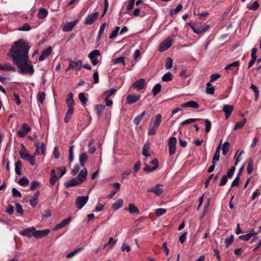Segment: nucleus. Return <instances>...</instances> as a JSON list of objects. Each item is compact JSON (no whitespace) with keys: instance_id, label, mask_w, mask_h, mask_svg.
<instances>
[{"instance_id":"nucleus-1","label":"nucleus","mask_w":261,"mask_h":261,"mask_svg":"<svg viewBox=\"0 0 261 261\" xmlns=\"http://www.w3.org/2000/svg\"><path fill=\"white\" fill-rule=\"evenodd\" d=\"M29 46L23 40L19 39L14 43L9 55L20 73L32 75L34 71L33 66L29 60Z\"/></svg>"},{"instance_id":"nucleus-2","label":"nucleus","mask_w":261,"mask_h":261,"mask_svg":"<svg viewBox=\"0 0 261 261\" xmlns=\"http://www.w3.org/2000/svg\"><path fill=\"white\" fill-rule=\"evenodd\" d=\"M173 41L174 40L172 38L170 37H168L165 39H164L160 44L158 49L159 51L160 52H163L167 50L172 45Z\"/></svg>"},{"instance_id":"nucleus-3","label":"nucleus","mask_w":261,"mask_h":261,"mask_svg":"<svg viewBox=\"0 0 261 261\" xmlns=\"http://www.w3.org/2000/svg\"><path fill=\"white\" fill-rule=\"evenodd\" d=\"M34 145L36 147L35 151L34 152V156L38 155L40 154L42 155H45L46 146L44 143L40 144L36 142Z\"/></svg>"},{"instance_id":"nucleus-4","label":"nucleus","mask_w":261,"mask_h":261,"mask_svg":"<svg viewBox=\"0 0 261 261\" xmlns=\"http://www.w3.org/2000/svg\"><path fill=\"white\" fill-rule=\"evenodd\" d=\"M177 140L175 137H172L169 138L168 142L169 153L172 155L175 153Z\"/></svg>"},{"instance_id":"nucleus-5","label":"nucleus","mask_w":261,"mask_h":261,"mask_svg":"<svg viewBox=\"0 0 261 261\" xmlns=\"http://www.w3.org/2000/svg\"><path fill=\"white\" fill-rule=\"evenodd\" d=\"M89 199V196H79L76 198L75 203L79 210L82 208L87 203Z\"/></svg>"},{"instance_id":"nucleus-6","label":"nucleus","mask_w":261,"mask_h":261,"mask_svg":"<svg viewBox=\"0 0 261 261\" xmlns=\"http://www.w3.org/2000/svg\"><path fill=\"white\" fill-rule=\"evenodd\" d=\"M99 13L98 12L89 14L86 17L84 21V24L86 25L92 24L97 19Z\"/></svg>"},{"instance_id":"nucleus-7","label":"nucleus","mask_w":261,"mask_h":261,"mask_svg":"<svg viewBox=\"0 0 261 261\" xmlns=\"http://www.w3.org/2000/svg\"><path fill=\"white\" fill-rule=\"evenodd\" d=\"M31 128L29 127L27 123H23L21 128L17 132V135L19 137L23 138L30 132Z\"/></svg>"},{"instance_id":"nucleus-8","label":"nucleus","mask_w":261,"mask_h":261,"mask_svg":"<svg viewBox=\"0 0 261 261\" xmlns=\"http://www.w3.org/2000/svg\"><path fill=\"white\" fill-rule=\"evenodd\" d=\"M141 96L139 94H130L128 95L126 99V103L128 105L133 104L140 99Z\"/></svg>"},{"instance_id":"nucleus-9","label":"nucleus","mask_w":261,"mask_h":261,"mask_svg":"<svg viewBox=\"0 0 261 261\" xmlns=\"http://www.w3.org/2000/svg\"><path fill=\"white\" fill-rule=\"evenodd\" d=\"M51 51L52 48L51 46H49L46 49L43 50L41 55L39 57V61L41 62L46 59L51 54Z\"/></svg>"},{"instance_id":"nucleus-10","label":"nucleus","mask_w":261,"mask_h":261,"mask_svg":"<svg viewBox=\"0 0 261 261\" xmlns=\"http://www.w3.org/2000/svg\"><path fill=\"white\" fill-rule=\"evenodd\" d=\"M78 20H74L72 21L68 22L63 24L62 30L64 32H68L71 30L74 26L77 24Z\"/></svg>"},{"instance_id":"nucleus-11","label":"nucleus","mask_w":261,"mask_h":261,"mask_svg":"<svg viewBox=\"0 0 261 261\" xmlns=\"http://www.w3.org/2000/svg\"><path fill=\"white\" fill-rule=\"evenodd\" d=\"M35 228L34 227H31L20 231V233L23 236H26L29 238L34 237L35 233Z\"/></svg>"},{"instance_id":"nucleus-12","label":"nucleus","mask_w":261,"mask_h":261,"mask_svg":"<svg viewBox=\"0 0 261 261\" xmlns=\"http://www.w3.org/2000/svg\"><path fill=\"white\" fill-rule=\"evenodd\" d=\"M50 232L49 229H46L44 230H37L35 229L34 237L36 238H41L46 237Z\"/></svg>"},{"instance_id":"nucleus-13","label":"nucleus","mask_w":261,"mask_h":261,"mask_svg":"<svg viewBox=\"0 0 261 261\" xmlns=\"http://www.w3.org/2000/svg\"><path fill=\"white\" fill-rule=\"evenodd\" d=\"M68 62L69 65L66 71H68L71 69H74L76 67H80V69H81V67H82V61L81 60L73 61L71 60H68Z\"/></svg>"},{"instance_id":"nucleus-14","label":"nucleus","mask_w":261,"mask_h":261,"mask_svg":"<svg viewBox=\"0 0 261 261\" xmlns=\"http://www.w3.org/2000/svg\"><path fill=\"white\" fill-rule=\"evenodd\" d=\"M257 234V232H255L253 229H252L249 233L244 235L240 236L239 239L244 241H247L252 237H256Z\"/></svg>"},{"instance_id":"nucleus-15","label":"nucleus","mask_w":261,"mask_h":261,"mask_svg":"<svg viewBox=\"0 0 261 261\" xmlns=\"http://www.w3.org/2000/svg\"><path fill=\"white\" fill-rule=\"evenodd\" d=\"M145 81L144 79H140L137 80L133 85L132 87L137 89L138 90H141L145 87Z\"/></svg>"},{"instance_id":"nucleus-16","label":"nucleus","mask_w":261,"mask_h":261,"mask_svg":"<svg viewBox=\"0 0 261 261\" xmlns=\"http://www.w3.org/2000/svg\"><path fill=\"white\" fill-rule=\"evenodd\" d=\"M234 107L231 105H224L223 106V111L225 113V119H228L231 113L233 110Z\"/></svg>"},{"instance_id":"nucleus-17","label":"nucleus","mask_w":261,"mask_h":261,"mask_svg":"<svg viewBox=\"0 0 261 261\" xmlns=\"http://www.w3.org/2000/svg\"><path fill=\"white\" fill-rule=\"evenodd\" d=\"M71 220V217H69L67 219L63 220L61 223L57 224L55 227L53 229V230L55 231L62 228L68 224Z\"/></svg>"},{"instance_id":"nucleus-18","label":"nucleus","mask_w":261,"mask_h":261,"mask_svg":"<svg viewBox=\"0 0 261 261\" xmlns=\"http://www.w3.org/2000/svg\"><path fill=\"white\" fill-rule=\"evenodd\" d=\"M81 184V183L79 181L78 179L76 178H73L66 181L64 183V186L66 188H69L79 185Z\"/></svg>"},{"instance_id":"nucleus-19","label":"nucleus","mask_w":261,"mask_h":261,"mask_svg":"<svg viewBox=\"0 0 261 261\" xmlns=\"http://www.w3.org/2000/svg\"><path fill=\"white\" fill-rule=\"evenodd\" d=\"M209 28L210 27L208 25H205L204 27L202 28H196L191 27V28L192 29L193 32L198 35L204 34L209 29Z\"/></svg>"},{"instance_id":"nucleus-20","label":"nucleus","mask_w":261,"mask_h":261,"mask_svg":"<svg viewBox=\"0 0 261 261\" xmlns=\"http://www.w3.org/2000/svg\"><path fill=\"white\" fill-rule=\"evenodd\" d=\"M162 186L161 184H156L154 187L147 190V192H152L154 193L155 195L160 196L163 192V190L159 188L160 186Z\"/></svg>"},{"instance_id":"nucleus-21","label":"nucleus","mask_w":261,"mask_h":261,"mask_svg":"<svg viewBox=\"0 0 261 261\" xmlns=\"http://www.w3.org/2000/svg\"><path fill=\"white\" fill-rule=\"evenodd\" d=\"M87 170L86 168H84L81 170L79 174H78L76 178L78 179L79 181L82 184L86 179L87 175Z\"/></svg>"},{"instance_id":"nucleus-22","label":"nucleus","mask_w":261,"mask_h":261,"mask_svg":"<svg viewBox=\"0 0 261 261\" xmlns=\"http://www.w3.org/2000/svg\"><path fill=\"white\" fill-rule=\"evenodd\" d=\"M162 116L161 114H157L155 117L154 120H152L151 121V125L154 126V127L158 128L162 122Z\"/></svg>"},{"instance_id":"nucleus-23","label":"nucleus","mask_w":261,"mask_h":261,"mask_svg":"<svg viewBox=\"0 0 261 261\" xmlns=\"http://www.w3.org/2000/svg\"><path fill=\"white\" fill-rule=\"evenodd\" d=\"M182 108H191L193 109H197L199 106L198 103L195 101H189L181 105Z\"/></svg>"},{"instance_id":"nucleus-24","label":"nucleus","mask_w":261,"mask_h":261,"mask_svg":"<svg viewBox=\"0 0 261 261\" xmlns=\"http://www.w3.org/2000/svg\"><path fill=\"white\" fill-rule=\"evenodd\" d=\"M39 194L40 192L37 191L35 192L32 198L29 200L30 203L32 207H35L37 206L38 203V198Z\"/></svg>"},{"instance_id":"nucleus-25","label":"nucleus","mask_w":261,"mask_h":261,"mask_svg":"<svg viewBox=\"0 0 261 261\" xmlns=\"http://www.w3.org/2000/svg\"><path fill=\"white\" fill-rule=\"evenodd\" d=\"M59 176H58L56 175V171L55 169H52L50 172V177L49 179V181L51 186H54L57 181V180L59 179Z\"/></svg>"},{"instance_id":"nucleus-26","label":"nucleus","mask_w":261,"mask_h":261,"mask_svg":"<svg viewBox=\"0 0 261 261\" xmlns=\"http://www.w3.org/2000/svg\"><path fill=\"white\" fill-rule=\"evenodd\" d=\"M66 102L67 104L68 108H73L74 105V101L73 99V94L72 93L70 92L67 98L66 99Z\"/></svg>"},{"instance_id":"nucleus-27","label":"nucleus","mask_w":261,"mask_h":261,"mask_svg":"<svg viewBox=\"0 0 261 261\" xmlns=\"http://www.w3.org/2000/svg\"><path fill=\"white\" fill-rule=\"evenodd\" d=\"M221 143H222V140L220 141L219 146L216 148V152H215V153L213 156V159H212V162L216 163L217 162H218L219 160Z\"/></svg>"},{"instance_id":"nucleus-28","label":"nucleus","mask_w":261,"mask_h":261,"mask_svg":"<svg viewBox=\"0 0 261 261\" xmlns=\"http://www.w3.org/2000/svg\"><path fill=\"white\" fill-rule=\"evenodd\" d=\"M123 205V200L122 199H119L116 200L112 205V209L117 211L122 207Z\"/></svg>"},{"instance_id":"nucleus-29","label":"nucleus","mask_w":261,"mask_h":261,"mask_svg":"<svg viewBox=\"0 0 261 261\" xmlns=\"http://www.w3.org/2000/svg\"><path fill=\"white\" fill-rule=\"evenodd\" d=\"M48 11L43 8H40L39 9V12L37 14V17L39 19H44L48 14Z\"/></svg>"},{"instance_id":"nucleus-30","label":"nucleus","mask_w":261,"mask_h":261,"mask_svg":"<svg viewBox=\"0 0 261 261\" xmlns=\"http://www.w3.org/2000/svg\"><path fill=\"white\" fill-rule=\"evenodd\" d=\"M19 154L22 159L25 160L27 159V158L29 155L28 151L25 148V146L23 144H21V148L19 151Z\"/></svg>"},{"instance_id":"nucleus-31","label":"nucleus","mask_w":261,"mask_h":261,"mask_svg":"<svg viewBox=\"0 0 261 261\" xmlns=\"http://www.w3.org/2000/svg\"><path fill=\"white\" fill-rule=\"evenodd\" d=\"M73 108H68V110L66 112V116L64 118V122L65 123H67L70 121L71 116L73 113Z\"/></svg>"},{"instance_id":"nucleus-32","label":"nucleus","mask_w":261,"mask_h":261,"mask_svg":"<svg viewBox=\"0 0 261 261\" xmlns=\"http://www.w3.org/2000/svg\"><path fill=\"white\" fill-rule=\"evenodd\" d=\"M88 160V155L87 153L83 152L79 156V162L81 165L82 167H84L85 163L87 162Z\"/></svg>"},{"instance_id":"nucleus-33","label":"nucleus","mask_w":261,"mask_h":261,"mask_svg":"<svg viewBox=\"0 0 261 261\" xmlns=\"http://www.w3.org/2000/svg\"><path fill=\"white\" fill-rule=\"evenodd\" d=\"M126 210L128 211L130 214L135 213L138 214L139 213L138 208L133 203H129Z\"/></svg>"},{"instance_id":"nucleus-34","label":"nucleus","mask_w":261,"mask_h":261,"mask_svg":"<svg viewBox=\"0 0 261 261\" xmlns=\"http://www.w3.org/2000/svg\"><path fill=\"white\" fill-rule=\"evenodd\" d=\"M117 239L116 240H114L113 238L112 237H110L109 238V240L108 241V243H106L103 247H102V249H104L106 248V247L109 245H110V248L111 249H112L114 246L115 245L116 242H117Z\"/></svg>"},{"instance_id":"nucleus-35","label":"nucleus","mask_w":261,"mask_h":261,"mask_svg":"<svg viewBox=\"0 0 261 261\" xmlns=\"http://www.w3.org/2000/svg\"><path fill=\"white\" fill-rule=\"evenodd\" d=\"M22 168V162L20 161H17L15 163V171L16 173L20 175L21 174V169Z\"/></svg>"},{"instance_id":"nucleus-36","label":"nucleus","mask_w":261,"mask_h":261,"mask_svg":"<svg viewBox=\"0 0 261 261\" xmlns=\"http://www.w3.org/2000/svg\"><path fill=\"white\" fill-rule=\"evenodd\" d=\"M150 149V144L149 143H146L143 147L142 149V154L143 155L148 157L150 156V154L148 153V151Z\"/></svg>"},{"instance_id":"nucleus-37","label":"nucleus","mask_w":261,"mask_h":261,"mask_svg":"<svg viewBox=\"0 0 261 261\" xmlns=\"http://www.w3.org/2000/svg\"><path fill=\"white\" fill-rule=\"evenodd\" d=\"M105 109V106L101 105H95L94 110L98 117H100L102 111Z\"/></svg>"},{"instance_id":"nucleus-38","label":"nucleus","mask_w":261,"mask_h":261,"mask_svg":"<svg viewBox=\"0 0 261 261\" xmlns=\"http://www.w3.org/2000/svg\"><path fill=\"white\" fill-rule=\"evenodd\" d=\"M100 56V52L97 49L94 50L90 53L88 55V57L90 59H93V58H97V57Z\"/></svg>"},{"instance_id":"nucleus-39","label":"nucleus","mask_w":261,"mask_h":261,"mask_svg":"<svg viewBox=\"0 0 261 261\" xmlns=\"http://www.w3.org/2000/svg\"><path fill=\"white\" fill-rule=\"evenodd\" d=\"M162 86L160 84H156L152 89V94L154 96H156L161 90Z\"/></svg>"},{"instance_id":"nucleus-40","label":"nucleus","mask_w":261,"mask_h":261,"mask_svg":"<svg viewBox=\"0 0 261 261\" xmlns=\"http://www.w3.org/2000/svg\"><path fill=\"white\" fill-rule=\"evenodd\" d=\"M0 70L3 71H11L14 70V68L11 65L8 63L4 64L0 63Z\"/></svg>"},{"instance_id":"nucleus-41","label":"nucleus","mask_w":261,"mask_h":261,"mask_svg":"<svg viewBox=\"0 0 261 261\" xmlns=\"http://www.w3.org/2000/svg\"><path fill=\"white\" fill-rule=\"evenodd\" d=\"M230 148V144L228 142H225L224 143L222 146V154L224 155H225L228 153L229 149Z\"/></svg>"},{"instance_id":"nucleus-42","label":"nucleus","mask_w":261,"mask_h":261,"mask_svg":"<svg viewBox=\"0 0 261 261\" xmlns=\"http://www.w3.org/2000/svg\"><path fill=\"white\" fill-rule=\"evenodd\" d=\"M215 92V87L212 85L210 82L206 84V93L208 94H213Z\"/></svg>"},{"instance_id":"nucleus-43","label":"nucleus","mask_w":261,"mask_h":261,"mask_svg":"<svg viewBox=\"0 0 261 261\" xmlns=\"http://www.w3.org/2000/svg\"><path fill=\"white\" fill-rule=\"evenodd\" d=\"M116 89H115L114 88H112V89H111L109 90L105 91L103 93L102 95H103V96H106V98H109L111 96H112L113 94H114L116 92Z\"/></svg>"},{"instance_id":"nucleus-44","label":"nucleus","mask_w":261,"mask_h":261,"mask_svg":"<svg viewBox=\"0 0 261 261\" xmlns=\"http://www.w3.org/2000/svg\"><path fill=\"white\" fill-rule=\"evenodd\" d=\"M182 5L181 4L178 5L175 9L170 10L169 12V14L171 16H173V15L176 14L178 12L181 11L182 9Z\"/></svg>"},{"instance_id":"nucleus-45","label":"nucleus","mask_w":261,"mask_h":261,"mask_svg":"<svg viewBox=\"0 0 261 261\" xmlns=\"http://www.w3.org/2000/svg\"><path fill=\"white\" fill-rule=\"evenodd\" d=\"M145 114L146 111H144L141 114L138 115L136 117H135V118L134 120V124H135L136 125H138L140 123L143 117L145 115Z\"/></svg>"},{"instance_id":"nucleus-46","label":"nucleus","mask_w":261,"mask_h":261,"mask_svg":"<svg viewBox=\"0 0 261 261\" xmlns=\"http://www.w3.org/2000/svg\"><path fill=\"white\" fill-rule=\"evenodd\" d=\"M112 63L114 64H118L119 63H122L123 65V66H124L125 65V62L124 61V58L123 57H120L119 58H117L116 59H115L112 61Z\"/></svg>"},{"instance_id":"nucleus-47","label":"nucleus","mask_w":261,"mask_h":261,"mask_svg":"<svg viewBox=\"0 0 261 261\" xmlns=\"http://www.w3.org/2000/svg\"><path fill=\"white\" fill-rule=\"evenodd\" d=\"M173 76L170 72L165 73L162 77V80L164 82H169L172 80Z\"/></svg>"},{"instance_id":"nucleus-48","label":"nucleus","mask_w":261,"mask_h":261,"mask_svg":"<svg viewBox=\"0 0 261 261\" xmlns=\"http://www.w3.org/2000/svg\"><path fill=\"white\" fill-rule=\"evenodd\" d=\"M37 99L38 101L43 104L45 98V94L43 92H39L37 94Z\"/></svg>"},{"instance_id":"nucleus-49","label":"nucleus","mask_w":261,"mask_h":261,"mask_svg":"<svg viewBox=\"0 0 261 261\" xmlns=\"http://www.w3.org/2000/svg\"><path fill=\"white\" fill-rule=\"evenodd\" d=\"M253 168V161L252 159L250 158L248 160V164L247 168V172L248 174L252 173Z\"/></svg>"},{"instance_id":"nucleus-50","label":"nucleus","mask_w":261,"mask_h":261,"mask_svg":"<svg viewBox=\"0 0 261 261\" xmlns=\"http://www.w3.org/2000/svg\"><path fill=\"white\" fill-rule=\"evenodd\" d=\"M246 122V118L243 119L241 121L237 122L234 126L233 129L236 130L237 129L243 127L244 126Z\"/></svg>"},{"instance_id":"nucleus-51","label":"nucleus","mask_w":261,"mask_h":261,"mask_svg":"<svg viewBox=\"0 0 261 261\" xmlns=\"http://www.w3.org/2000/svg\"><path fill=\"white\" fill-rule=\"evenodd\" d=\"M250 88L253 91L255 94V100L257 101L259 97V91L257 87L254 84H251Z\"/></svg>"},{"instance_id":"nucleus-52","label":"nucleus","mask_w":261,"mask_h":261,"mask_svg":"<svg viewBox=\"0 0 261 261\" xmlns=\"http://www.w3.org/2000/svg\"><path fill=\"white\" fill-rule=\"evenodd\" d=\"M239 65H240V62L239 61H236L233 62V63H231L230 64L227 65L225 67L224 69L225 70H228V69H231L232 67H238L239 66Z\"/></svg>"},{"instance_id":"nucleus-53","label":"nucleus","mask_w":261,"mask_h":261,"mask_svg":"<svg viewBox=\"0 0 261 261\" xmlns=\"http://www.w3.org/2000/svg\"><path fill=\"white\" fill-rule=\"evenodd\" d=\"M83 249V247H80V248L74 250V251H72L70 253L66 255V258H70L72 257L76 254H77V253H79L80 251H81Z\"/></svg>"},{"instance_id":"nucleus-54","label":"nucleus","mask_w":261,"mask_h":261,"mask_svg":"<svg viewBox=\"0 0 261 261\" xmlns=\"http://www.w3.org/2000/svg\"><path fill=\"white\" fill-rule=\"evenodd\" d=\"M18 184L21 186L27 187L29 184V180L26 177H22L19 179Z\"/></svg>"},{"instance_id":"nucleus-55","label":"nucleus","mask_w":261,"mask_h":261,"mask_svg":"<svg viewBox=\"0 0 261 261\" xmlns=\"http://www.w3.org/2000/svg\"><path fill=\"white\" fill-rule=\"evenodd\" d=\"M233 235L231 234L229 238H227L225 239V244L226 247H228L233 241Z\"/></svg>"},{"instance_id":"nucleus-56","label":"nucleus","mask_w":261,"mask_h":261,"mask_svg":"<svg viewBox=\"0 0 261 261\" xmlns=\"http://www.w3.org/2000/svg\"><path fill=\"white\" fill-rule=\"evenodd\" d=\"M198 120V119H197V118H189V119H186V120L182 121L180 123V125H184L196 122Z\"/></svg>"},{"instance_id":"nucleus-57","label":"nucleus","mask_w":261,"mask_h":261,"mask_svg":"<svg viewBox=\"0 0 261 261\" xmlns=\"http://www.w3.org/2000/svg\"><path fill=\"white\" fill-rule=\"evenodd\" d=\"M119 30H120L119 27H118V26L116 27L115 30L114 31H113L111 32V34L110 35L109 38L111 39H113L115 38L117 36Z\"/></svg>"},{"instance_id":"nucleus-58","label":"nucleus","mask_w":261,"mask_h":261,"mask_svg":"<svg viewBox=\"0 0 261 261\" xmlns=\"http://www.w3.org/2000/svg\"><path fill=\"white\" fill-rule=\"evenodd\" d=\"M166 212V210L162 208H159L155 210V214L157 217H160L165 214Z\"/></svg>"},{"instance_id":"nucleus-59","label":"nucleus","mask_w":261,"mask_h":261,"mask_svg":"<svg viewBox=\"0 0 261 261\" xmlns=\"http://www.w3.org/2000/svg\"><path fill=\"white\" fill-rule=\"evenodd\" d=\"M35 156L34 155H28L27 159L25 160L28 161L32 166H34L36 164Z\"/></svg>"},{"instance_id":"nucleus-60","label":"nucleus","mask_w":261,"mask_h":261,"mask_svg":"<svg viewBox=\"0 0 261 261\" xmlns=\"http://www.w3.org/2000/svg\"><path fill=\"white\" fill-rule=\"evenodd\" d=\"M204 122L205 123V133H208L211 130L212 123L211 121L207 119H204Z\"/></svg>"},{"instance_id":"nucleus-61","label":"nucleus","mask_w":261,"mask_h":261,"mask_svg":"<svg viewBox=\"0 0 261 261\" xmlns=\"http://www.w3.org/2000/svg\"><path fill=\"white\" fill-rule=\"evenodd\" d=\"M173 64L172 60L171 58H168L166 59L165 63V68L166 69H170L172 68Z\"/></svg>"},{"instance_id":"nucleus-62","label":"nucleus","mask_w":261,"mask_h":261,"mask_svg":"<svg viewBox=\"0 0 261 261\" xmlns=\"http://www.w3.org/2000/svg\"><path fill=\"white\" fill-rule=\"evenodd\" d=\"M79 98L80 99L83 105H86L87 101V99L84 93H80L79 94Z\"/></svg>"},{"instance_id":"nucleus-63","label":"nucleus","mask_w":261,"mask_h":261,"mask_svg":"<svg viewBox=\"0 0 261 261\" xmlns=\"http://www.w3.org/2000/svg\"><path fill=\"white\" fill-rule=\"evenodd\" d=\"M12 193L13 197L19 198H21L22 197L21 193L15 188H12Z\"/></svg>"},{"instance_id":"nucleus-64","label":"nucleus","mask_w":261,"mask_h":261,"mask_svg":"<svg viewBox=\"0 0 261 261\" xmlns=\"http://www.w3.org/2000/svg\"><path fill=\"white\" fill-rule=\"evenodd\" d=\"M18 30L20 31H29L31 30V27L28 23H26Z\"/></svg>"}]
</instances>
